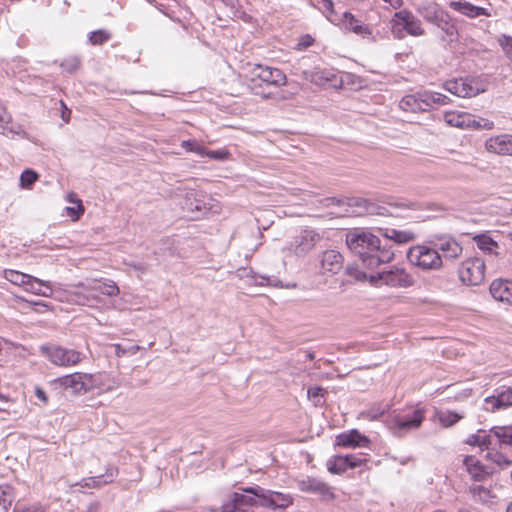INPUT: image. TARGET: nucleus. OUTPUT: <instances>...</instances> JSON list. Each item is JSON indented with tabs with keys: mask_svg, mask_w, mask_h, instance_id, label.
I'll list each match as a JSON object with an SVG mask.
<instances>
[{
	"mask_svg": "<svg viewBox=\"0 0 512 512\" xmlns=\"http://www.w3.org/2000/svg\"><path fill=\"white\" fill-rule=\"evenodd\" d=\"M25 291L43 297H54L59 301H66L76 305L100 308L105 305L102 295L113 297L120 292L116 282L112 280H87L80 282L69 289H62L60 285L52 286L49 281H44L30 276L24 288Z\"/></svg>",
	"mask_w": 512,
	"mask_h": 512,
	"instance_id": "1",
	"label": "nucleus"
},
{
	"mask_svg": "<svg viewBox=\"0 0 512 512\" xmlns=\"http://www.w3.org/2000/svg\"><path fill=\"white\" fill-rule=\"evenodd\" d=\"M345 242L351 252L358 255L363 266L375 269L394 259L390 246L381 243L379 237L365 228H353L346 233Z\"/></svg>",
	"mask_w": 512,
	"mask_h": 512,
	"instance_id": "2",
	"label": "nucleus"
},
{
	"mask_svg": "<svg viewBox=\"0 0 512 512\" xmlns=\"http://www.w3.org/2000/svg\"><path fill=\"white\" fill-rule=\"evenodd\" d=\"M347 272L356 280H369V282L374 286L386 285L391 288H408L415 282L413 275L405 268L399 266H393L388 270H383L369 276L366 272H363L358 267L353 266H349L347 268Z\"/></svg>",
	"mask_w": 512,
	"mask_h": 512,
	"instance_id": "3",
	"label": "nucleus"
},
{
	"mask_svg": "<svg viewBox=\"0 0 512 512\" xmlns=\"http://www.w3.org/2000/svg\"><path fill=\"white\" fill-rule=\"evenodd\" d=\"M491 440L490 450L485 458L503 467L511 464L512 460V426H495L489 430Z\"/></svg>",
	"mask_w": 512,
	"mask_h": 512,
	"instance_id": "4",
	"label": "nucleus"
},
{
	"mask_svg": "<svg viewBox=\"0 0 512 512\" xmlns=\"http://www.w3.org/2000/svg\"><path fill=\"white\" fill-rule=\"evenodd\" d=\"M424 419V409L409 407L403 410L393 411L385 420V424L394 436L403 437L407 433L419 429Z\"/></svg>",
	"mask_w": 512,
	"mask_h": 512,
	"instance_id": "5",
	"label": "nucleus"
},
{
	"mask_svg": "<svg viewBox=\"0 0 512 512\" xmlns=\"http://www.w3.org/2000/svg\"><path fill=\"white\" fill-rule=\"evenodd\" d=\"M409 264L422 271H435L442 267V257L436 248L424 244L411 246L406 253Z\"/></svg>",
	"mask_w": 512,
	"mask_h": 512,
	"instance_id": "6",
	"label": "nucleus"
},
{
	"mask_svg": "<svg viewBox=\"0 0 512 512\" xmlns=\"http://www.w3.org/2000/svg\"><path fill=\"white\" fill-rule=\"evenodd\" d=\"M443 88L458 97H474L486 91L487 81L482 77L451 79L443 84Z\"/></svg>",
	"mask_w": 512,
	"mask_h": 512,
	"instance_id": "7",
	"label": "nucleus"
},
{
	"mask_svg": "<svg viewBox=\"0 0 512 512\" xmlns=\"http://www.w3.org/2000/svg\"><path fill=\"white\" fill-rule=\"evenodd\" d=\"M40 350L52 364L59 367H73L85 359L82 352L63 346L43 345Z\"/></svg>",
	"mask_w": 512,
	"mask_h": 512,
	"instance_id": "8",
	"label": "nucleus"
},
{
	"mask_svg": "<svg viewBox=\"0 0 512 512\" xmlns=\"http://www.w3.org/2000/svg\"><path fill=\"white\" fill-rule=\"evenodd\" d=\"M321 240L322 236L318 231L305 228L289 241L284 250H287L297 257H304L312 252Z\"/></svg>",
	"mask_w": 512,
	"mask_h": 512,
	"instance_id": "9",
	"label": "nucleus"
},
{
	"mask_svg": "<svg viewBox=\"0 0 512 512\" xmlns=\"http://www.w3.org/2000/svg\"><path fill=\"white\" fill-rule=\"evenodd\" d=\"M486 262L480 257H470L462 261L458 269L460 281L467 286H478L485 279Z\"/></svg>",
	"mask_w": 512,
	"mask_h": 512,
	"instance_id": "10",
	"label": "nucleus"
},
{
	"mask_svg": "<svg viewBox=\"0 0 512 512\" xmlns=\"http://www.w3.org/2000/svg\"><path fill=\"white\" fill-rule=\"evenodd\" d=\"M392 33L399 39L404 37V31L411 36L424 34L421 21L408 10H400L391 19Z\"/></svg>",
	"mask_w": 512,
	"mask_h": 512,
	"instance_id": "11",
	"label": "nucleus"
},
{
	"mask_svg": "<svg viewBox=\"0 0 512 512\" xmlns=\"http://www.w3.org/2000/svg\"><path fill=\"white\" fill-rule=\"evenodd\" d=\"M91 380V373L74 372L54 379L53 384L56 388L83 395L91 391Z\"/></svg>",
	"mask_w": 512,
	"mask_h": 512,
	"instance_id": "12",
	"label": "nucleus"
},
{
	"mask_svg": "<svg viewBox=\"0 0 512 512\" xmlns=\"http://www.w3.org/2000/svg\"><path fill=\"white\" fill-rule=\"evenodd\" d=\"M245 491L257 497L261 505L272 509H284L292 504L290 494L267 490L260 486L249 487Z\"/></svg>",
	"mask_w": 512,
	"mask_h": 512,
	"instance_id": "13",
	"label": "nucleus"
},
{
	"mask_svg": "<svg viewBox=\"0 0 512 512\" xmlns=\"http://www.w3.org/2000/svg\"><path fill=\"white\" fill-rule=\"evenodd\" d=\"M425 20L437 25L446 34L453 35L455 28L449 21V15L438 4L429 3L420 10Z\"/></svg>",
	"mask_w": 512,
	"mask_h": 512,
	"instance_id": "14",
	"label": "nucleus"
},
{
	"mask_svg": "<svg viewBox=\"0 0 512 512\" xmlns=\"http://www.w3.org/2000/svg\"><path fill=\"white\" fill-rule=\"evenodd\" d=\"M512 406V387L500 386L494 390L491 396L484 399L483 408L487 412L505 410Z\"/></svg>",
	"mask_w": 512,
	"mask_h": 512,
	"instance_id": "15",
	"label": "nucleus"
},
{
	"mask_svg": "<svg viewBox=\"0 0 512 512\" xmlns=\"http://www.w3.org/2000/svg\"><path fill=\"white\" fill-rule=\"evenodd\" d=\"M251 75L252 80L258 79L267 85L280 87L285 86L287 83V77L284 72L270 66L257 64L252 68Z\"/></svg>",
	"mask_w": 512,
	"mask_h": 512,
	"instance_id": "16",
	"label": "nucleus"
},
{
	"mask_svg": "<svg viewBox=\"0 0 512 512\" xmlns=\"http://www.w3.org/2000/svg\"><path fill=\"white\" fill-rule=\"evenodd\" d=\"M297 486L302 492L317 494L323 500H331L334 498L333 488L315 477H304L297 481Z\"/></svg>",
	"mask_w": 512,
	"mask_h": 512,
	"instance_id": "17",
	"label": "nucleus"
},
{
	"mask_svg": "<svg viewBox=\"0 0 512 512\" xmlns=\"http://www.w3.org/2000/svg\"><path fill=\"white\" fill-rule=\"evenodd\" d=\"M488 153L499 156H512V134L501 133L488 137L484 142Z\"/></svg>",
	"mask_w": 512,
	"mask_h": 512,
	"instance_id": "18",
	"label": "nucleus"
},
{
	"mask_svg": "<svg viewBox=\"0 0 512 512\" xmlns=\"http://www.w3.org/2000/svg\"><path fill=\"white\" fill-rule=\"evenodd\" d=\"M473 240L479 250L486 256L485 262L489 265L495 264L501 253L499 244L488 234L476 235Z\"/></svg>",
	"mask_w": 512,
	"mask_h": 512,
	"instance_id": "19",
	"label": "nucleus"
},
{
	"mask_svg": "<svg viewBox=\"0 0 512 512\" xmlns=\"http://www.w3.org/2000/svg\"><path fill=\"white\" fill-rule=\"evenodd\" d=\"M465 470L472 480L481 482L486 480L492 474V468L483 464L476 456L468 455L463 459Z\"/></svg>",
	"mask_w": 512,
	"mask_h": 512,
	"instance_id": "20",
	"label": "nucleus"
},
{
	"mask_svg": "<svg viewBox=\"0 0 512 512\" xmlns=\"http://www.w3.org/2000/svg\"><path fill=\"white\" fill-rule=\"evenodd\" d=\"M117 475L118 469L114 466H109L104 474L83 478L80 482L76 483V486H79L82 491H85V489H98L105 484L112 483Z\"/></svg>",
	"mask_w": 512,
	"mask_h": 512,
	"instance_id": "21",
	"label": "nucleus"
},
{
	"mask_svg": "<svg viewBox=\"0 0 512 512\" xmlns=\"http://www.w3.org/2000/svg\"><path fill=\"white\" fill-rule=\"evenodd\" d=\"M0 133L6 136H19L21 138L32 141L29 134L20 124L13 123L11 115L6 108L0 104Z\"/></svg>",
	"mask_w": 512,
	"mask_h": 512,
	"instance_id": "22",
	"label": "nucleus"
},
{
	"mask_svg": "<svg viewBox=\"0 0 512 512\" xmlns=\"http://www.w3.org/2000/svg\"><path fill=\"white\" fill-rule=\"evenodd\" d=\"M336 445L345 448L367 447L370 443L369 439L362 435L358 430L352 429L343 432L336 437Z\"/></svg>",
	"mask_w": 512,
	"mask_h": 512,
	"instance_id": "23",
	"label": "nucleus"
},
{
	"mask_svg": "<svg viewBox=\"0 0 512 512\" xmlns=\"http://www.w3.org/2000/svg\"><path fill=\"white\" fill-rule=\"evenodd\" d=\"M343 25L346 30L353 32L364 39L372 41L375 40L371 27L356 19L351 13L345 12L343 14Z\"/></svg>",
	"mask_w": 512,
	"mask_h": 512,
	"instance_id": "24",
	"label": "nucleus"
},
{
	"mask_svg": "<svg viewBox=\"0 0 512 512\" xmlns=\"http://www.w3.org/2000/svg\"><path fill=\"white\" fill-rule=\"evenodd\" d=\"M489 291L495 300L512 305V281L504 279L493 280Z\"/></svg>",
	"mask_w": 512,
	"mask_h": 512,
	"instance_id": "25",
	"label": "nucleus"
},
{
	"mask_svg": "<svg viewBox=\"0 0 512 512\" xmlns=\"http://www.w3.org/2000/svg\"><path fill=\"white\" fill-rule=\"evenodd\" d=\"M377 231L381 236L398 245L413 242L417 238V233L411 229L397 230L394 228H378Z\"/></svg>",
	"mask_w": 512,
	"mask_h": 512,
	"instance_id": "26",
	"label": "nucleus"
},
{
	"mask_svg": "<svg viewBox=\"0 0 512 512\" xmlns=\"http://www.w3.org/2000/svg\"><path fill=\"white\" fill-rule=\"evenodd\" d=\"M303 75L306 80L318 86L334 83L337 79L336 71L330 68H315L314 70L304 71Z\"/></svg>",
	"mask_w": 512,
	"mask_h": 512,
	"instance_id": "27",
	"label": "nucleus"
},
{
	"mask_svg": "<svg viewBox=\"0 0 512 512\" xmlns=\"http://www.w3.org/2000/svg\"><path fill=\"white\" fill-rule=\"evenodd\" d=\"M246 493L245 490L243 493L234 492L230 499L222 505V512H243L245 506H251L256 503V500L246 495Z\"/></svg>",
	"mask_w": 512,
	"mask_h": 512,
	"instance_id": "28",
	"label": "nucleus"
},
{
	"mask_svg": "<svg viewBox=\"0 0 512 512\" xmlns=\"http://www.w3.org/2000/svg\"><path fill=\"white\" fill-rule=\"evenodd\" d=\"M93 380L90 381L91 391L98 389L101 392H109L119 387L120 382L117 378L106 372L91 373Z\"/></svg>",
	"mask_w": 512,
	"mask_h": 512,
	"instance_id": "29",
	"label": "nucleus"
},
{
	"mask_svg": "<svg viewBox=\"0 0 512 512\" xmlns=\"http://www.w3.org/2000/svg\"><path fill=\"white\" fill-rule=\"evenodd\" d=\"M320 262L323 272L336 274L343 266V256L336 250H327L323 252Z\"/></svg>",
	"mask_w": 512,
	"mask_h": 512,
	"instance_id": "30",
	"label": "nucleus"
},
{
	"mask_svg": "<svg viewBox=\"0 0 512 512\" xmlns=\"http://www.w3.org/2000/svg\"><path fill=\"white\" fill-rule=\"evenodd\" d=\"M420 102L422 104L423 112L428 111L436 106L446 105L449 103L450 99L446 95L431 91V90H421L419 91Z\"/></svg>",
	"mask_w": 512,
	"mask_h": 512,
	"instance_id": "31",
	"label": "nucleus"
},
{
	"mask_svg": "<svg viewBox=\"0 0 512 512\" xmlns=\"http://www.w3.org/2000/svg\"><path fill=\"white\" fill-rule=\"evenodd\" d=\"M444 121L451 127L470 129L474 123V115L461 111H448L444 114Z\"/></svg>",
	"mask_w": 512,
	"mask_h": 512,
	"instance_id": "32",
	"label": "nucleus"
},
{
	"mask_svg": "<svg viewBox=\"0 0 512 512\" xmlns=\"http://www.w3.org/2000/svg\"><path fill=\"white\" fill-rule=\"evenodd\" d=\"M437 251L442 252L443 256L448 259H455L462 253V246L451 237H441L435 244Z\"/></svg>",
	"mask_w": 512,
	"mask_h": 512,
	"instance_id": "33",
	"label": "nucleus"
},
{
	"mask_svg": "<svg viewBox=\"0 0 512 512\" xmlns=\"http://www.w3.org/2000/svg\"><path fill=\"white\" fill-rule=\"evenodd\" d=\"M450 7L469 18H476L479 16H490V13L487 9L479 6H475L467 1H451Z\"/></svg>",
	"mask_w": 512,
	"mask_h": 512,
	"instance_id": "34",
	"label": "nucleus"
},
{
	"mask_svg": "<svg viewBox=\"0 0 512 512\" xmlns=\"http://www.w3.org/2000/svg\"><path fill=\"white\" fill-rule=\"evenodd\" d=\"M349 206H356L358 209L354 210L353 213L356 214H378V215H386L388 213L387 209L384 207H379L366 199H356L352 198L349 200Z\"/></svg>",
	"mask_w": 512,
	"mask_h": 512,
	"instance_id": "35",
	"label": "nucleus"
},
{
	"mask_svg": "<svg viewBox=\"0 0 512 512\" xmlns=\"http://www.w3.org/2000/svg\"><path fill=\"white\" fill-rule=\"evenodd\" d=\"M183 210L190 214L191 218H199L201 215H204L206 212V208L204 203L201 200L196 198L195 192H188L186 194L185 203L183 205Z\"/></svg>",
	"mask_w": 512,
	"mask_h": 512,
	"instance_id": "36",
	"label": "nucleus"
},
{
	"mask_svg": "<svg viewBox=\"0 0 512 512\" xmlns=\"http://www.w3.org/2000/svg\"><path fill=\"white\" fill-rule=\"evenodd\" d=\"M465 443L470 446H477L482 451H486V453L491 452V440L489 439V431L487 430L479 429L476 433L469 435Z\"/></svg>",
	"mask_w": 512,
	"mask_h": 512,
	"instance_id": "37",
	"label": "nucleus"
},
{
	"mask_svg": "<svg viewBox=\"0 0 512 512\" xmlns=\"http://www.w3.org/2000/svg\"><path fill=\"white\" fill-rule=\"evenodd\" d=\"M419 91L415 94L405 95L399 102V107L405 112H423L422 104L420 102Z\"/></svg>",
	"mask_w": 512,
	"mask_h": 512,
	"instance_id": "38",
	"label": "nucleus"
},
{
	"mask_svg": "<svg viewBox=\"0 0 512 512\" xmlns=\"http://www.w3.org/2000/svg\"><path fill=\"white\" fill-rule=\"evenodd\" d=\"M468 493L476 503L487 504L492 498L491 491L481 484H472L468 488Z\"/></svg>",
	"mask_w": 512,
	"mask_h": 512,
	"instance_id": "39",
	"label": "nucleus"
},
{
	"mask_svg": "<svg viewBox=\"0 0 512 512\" xmlns=\"http://www.w3.org/2000/svg\"><path fill=\"white\" fill-rule=\"evenodd\" d=\"M436 417L443 427L448 428L459 422L463 415L451 410H439L436 412Z\"/></svg>",
	"mask_w": 512,
	"mask_h": 512,
	"instance_id": "40",
	"label": "nucleus"
},
{
	"mask_svg": "<svg viewBox=\"0 0 512 512\" xmlns=\"http://www.w3.org/2000/svg\"><path fill=\"white\" fill-rule=\"evenodd\" d=\"M347 457L342 455L335 456L327 463L328 471L332 474H340L345 472L349 468Z\"/></svg>",
	"mask_w": 512,
	"mask_h": 512,
	"instance_id": "41",
	"label": "nucleus"
},
{
	"mask_svg": "<svg viewBox=\"0 0 512 512\" xmlns=\"http://www.w3.org/2000/svg\"><path fill=\"white\" fill-rule=\"evenodd\" d=\"M31 275L25 274L16 270H6L5 279L14 285H18L25 288L27 281H29Z\"/></svg>",
	"mask_w": 512,
	"mask_h": 512,
	"instance_id": "42",
	"label": "nucleus"
},
{
	"mask_svg": "<svg viewBox=\"0 0 512 512\" xmlns=\"http://www.w3.org/2000/svg\"><path fill=\"white\" fill-rule=\"evenodd\" d=\"M14 496L10 486H0V509L7 512L12 505Z\"/></svg>",
	"mask_w": 512,
	"mask_h": 512,
	"instance_id": "43",
	"label": "nucleus"
},
{
	"mask_svg": "<svg viewBox=\"0 0 512 512\" xmlns=\"http://www.w3.org/2000/svg\"><path fill=\"white\" fill-rule=\"evenodd\" d=\"M37 180L38 174L34 170L26 169L20 175V186L23 189H31Z\"/></svg>",
	"mask_w": 512,
	"mask_h": 512,
	"instance_id": "44",
	"label": "nucleus"
},
{
	"mask_svg": "<svg viewBox=\"0 0 512 512\" xmlns=\"http://www.w3.org/2000/svg\"><path fill=\"white\" fill-rule=\"evenodd\" d=\"M389 410L388 404H376L370 407L367 411L364 412V416L369 420H377L379 417L383 416Z\"/></svg>",
	"mask_w": 512,
	"mask_h": 512,
	"instance_id": "45",
	"label": "nucleus"
},
{
	"mask_svg": "<svg viewBox=\"0 0 512 512\" xmlns=\"http://www.w3.org/2000/svg\"><path fill=\"white\" fill-rule=\"evenodd\" d=\"M111 38V34L107 30H96L89 34L88 40L92 45H102Z\"/></svg>",
	"mask_w": 512,
	"mask_h": 512,
	"instance_id": "46",
	"label": "nucleus"
},
{
	"mask_svg": "<svg viewBox=\"0 0 512 512\" xmlns=\"http://www.w3.org/2000/svg\"><path fill=\"white\" fill-rule=\"evenodd\" d=\"M498 44L501 46L505 56L512 62V36L500 35L498 37Z\"/></svg>",
	"mask_w": 512,
	"mask_h": 512,
	"instance_id": "47",
	"label": "nucleus"
},
{
	"mask_svg": "<svg viewBox=\"0 0 512 512\" xmlns=\"http://www.w3.org/2000/svg\"><path fill=\"white\" fill-rule=\"evenodd\" d=\"M181 147L188 152H194L197 155L204 157L205 147L195 140H183L181 142Z\"/></svg>",
	"mask_w": 512,
	"mask_h": 512,
	"instance_id": "48",
	"label": "nucleus"
},
{
	"mask_svg": "<svg viewBox=\"0 0 512 512\" xmlns=\"http://www.w3.org/2000/svg\"><path fill=\"white\" fill-rule=\"evenodd\" d=\"M80 67V59L76 56H70L64 59L61 63V68L67 73H74Z\"/></svg>",
	"mask_w": 512,
	"mask_h": 512,
	"instance_id": "49",
	"label": "nucleus"
},
{
	"mask_svg": "<svg viewBox=\"0 0 512 512\" xmlns=\"http://www.w3.org/2000/svg\"><path fill=\"white\" fill-rule=\"evenodd\" d=\"M115 355L117 357H123L127 354L134 355L139 351V346L137 345H131L129 347H123L120 344H114L113 345Z\"/></svg>",
	"mask_w": 512,
	"mask_h": 512,
	"instance_id": "50",
	"label": "nucleus"
},
{
	"mask_svg": "<svg viewBox=\"0 0 512 512\" xmlns=\"http://www.w3.org/2000/svg\"><path fill=\"white\" fill-rule=\"evenodd\" d=\"M494 128V122L485 118L476 117L474 115V123L470 126V129H486L492 130Z\"/></svg>",
	"mask_w": 512,
	"mask_h": 512,
	"instance_id": "51",
	"label": "nucleus"
},
{
	"mask_svg": "<svg viewBox=\"0 0 512 512\" xmlns=\"http://www.w3.org/2000/svg\"><path fill=\"white\" fill-rule=\"evenodd\" d=\"M324 390L321 387H310L307 391L309 399H311L315 405H320L323 398Z\"/></svg>",
	"mask_w": 512,
	"mask_h": 512,
	"instance_id": "52",
	"label": "nucleus"
},
{
	"mask_svg": "<svg viewBox=\"0 0 512 512\" xmlns=\"http://www.w3.org/2000/svg\"><path fill=\"white\" fill-rule=\"evenodd\" d=\"M229 152L225 149L221 150H207L205 148L204 157H209L214 160H226L229 158Z\"/></svg>",
	"mask_w": 512,
	"mask_h": 512,
	"instance_id": "53",
	"label": "nucleus"
},
{
	"mask_svg": "<svg viewBox=\"0 0 512 512\" xmlns=\"http://www.w3.org/2000/svg\"><path fill=\"white\" fill-rule=\"evenodd\" d=\"M258 283L260 285H271V286H275V287H284V285H282L280 283V281L278 280H275V279H271L270 277L268 276H260V280L258 281ZM296 287V284H286L285 285V288H295Z\"/></svg>",
	"mask_w": 512,
	"mask_h": 512,
	"instance_id": "54",
	"label": "nucleus"
},
{
	"mask_svg": "<svg viewBox=\"0 0 512 512\" xmlns=\"http://www.w3.org/2000/svg\"><path fill=\"white\" fill-rule=\"evenodd\" d=\"M344 457H347V459L349 460L348 461L349 468L359 467V466L363 465V463L366 461L365 458H363L361 456L354 455V454H348V455H345Z\"/></svg>",
	"mask_w": 512,
	"mask_h": 512,
	"instance_id": "55",
	"label": "nucleus"
},
{
	"mask_svg": "<svg viewBox=\"0 0 512 512\" xmlns=\"http://www.w3.org/2000/svg\"><path fill=\"white\" fill-rule=\"evenodd\" d=\"M314 42V39L310 35H303L300 37L299 42L297 44L298 49H306L310 47Z\"/></svg>",
	"mask_w": 512,
	"mask_h": 512,
	"instance_id": "56",
	"label": "nucleus"
},
{
	"mask_svg": "<svg viewBox=\"0 0 512 512\" xmlns=\"http://www.w3.org/2000/svg\"><path fill=\"white\" fill-rule=\"evenodd\" d=\"M322 8L326 13V17L332 20L331 15L333 14V2L331 0H322Z\"/></svg>",
	"mask_w": 512,
	"mask_h": 512,
	"instance_id": "57",
	"label": "nucleus"
},
{
	"mask_svg": "<svg viewBox=\"0 0 512 512\" xmlns=\"http://www.w3.org/2000/svg\"><path fill=\"white\" fill-rule=\"evenodd\" d=\"M67 200L69 202H71V203L78 204V212L79 213H84V207H83V205L81 203V200L78 199L74 193H69L68 196H67Z\"/></svg>",
	"mask_w": 512,
	"mask_h": 512,
	"instance_id": "58",
	"label": "nucleus"
},
{
	"mask_svg": "<svg viewBox=\"0 0 512 512\" xmlns=\"http://www.w3.org/2000/svg\"><path fill=\"white\" fill-rule=\"evenodd\" d=\"M35 396L43 403V404H47L48 403V397L46 395V392L42 389V388H39L37 387L35 389Z\"/></svg>",
	"mask_w": 512,
	"mask_h": 512,
	"instance_id": "59",
	"label": "nucleus"
},
{
	"mask_svg": "<svg viewBox=\"0 0 512 512\" xmlns=\"http://www.w3.org/2000/svg\"><path fill=\"white\" fill-rule=\"evenodd\" d=\"M66 211L68 215L72 216L74 220H77L82 213L78 212V206L77 207H67Z\"/></svg>",
	"mask_w": 512,
	"mask_h": 512,
	"instance_id": "60",
	"label": "nucleus"
},
{
	"mask_svg": "<svg viewBox=\"0 0 512 512\" xmlns=\"http://www.w3.org/2000/svg\"><path fill=\"white\" fill-rule=\"evenodd\" d=\"M129 266L132 267L134 270L140 271L141 273H144L146 271V265L140 262L130 263Z\"/></svg>",
	"mask_w": 512,
	"mask_h": 512,
	"instance_id": "61",
	"label": "nucleus"
},
{
	"mask_svg": "<svg viewBox=\"0 0 512 512\" xmlns=\"http://www.w3.org/2000/svg\"><path fill=\"white\" fill-rule=\"evenodd\" d=\"M62 107L64 108V110L62 111V114H61V118L64 120V122H68L69 119H70V110L67 109V107L65 106V104L63 103V101L60 102Z\"/></svg>",
	"mask_w": 512,
	"mask_h": 512,
	"instance_id": "62",
	"label": "nucleus"
},
{
	"mask_svg": "<svg viewBox=\"0 0 512 512\" xmlns=\"http://www.w3.org/2000/svg\"><path fill=\"white\" fill-rule=\"evenodd\" d=\"M383 1L388 3L394 9L400 8L403 4V0H383Z\"/></svg>",
	"mask_w": 512,
	"mask_h": 512,
	"instance_id": "63",
	"label": "nucleus"
},
{
	"mask_svg": "<svg viewBox=\"0 0 512 512\" xmlns=\"http://www.w3.org/2000/svg\"><path fill=\"white\" fill-rule=\"evenodd\" d=\"M506 512H512V502L508 505Z\"/></svg>",
	"mask_w": 512,
	"mask_h": 512,
	"instance_id": "64",
	"label": "nucleus"
}]
</instances>
